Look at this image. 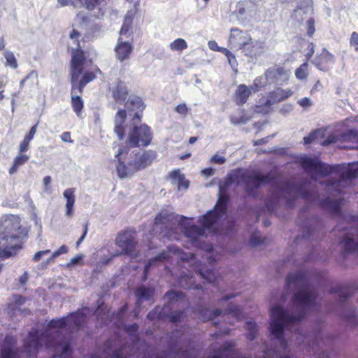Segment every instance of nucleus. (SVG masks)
<instances>
[{"label":"nucleus","instance_id":"nucleus-1","mask_svg":"<svg viewBox=\"0 0 358 358\" xmlns=\"http://www.w3.org/2000/svg\"><path fill=\"white\" fill-rule=\"evenodd\" d=\"M269 176H263L257 170H237L227 177L224 184L220 185V198L213 210L208 212L201 220L202 228L196 225H190L189 220L186 217L168 213L167 212H160L156 217L155 221V227L157 228L161 224L166 227L169 225L172 226L175 222H178L181 230L185 236L189 238L192 241H195L200 237L206 235V231L215 229L217 224L222 218L225 217V201L226 199L222 196L225 192V189L232 182L244 185L248 192L252 191L262 185L270 180Z\"/></svg>","mask_w":358,"mask_h":358},{"label":"nucleus","instance_id":"nucleus-2","mask_svg":"<svg viewBox=\"0 0 358 358\" xmlns=\"http://www.w3.org/2000/svg\"><path fill=\"white\" fill-rule=\"evenodd\" d=\"M287 285L289 289L296 291L292 300L294 313L289 315L280 306H275L270 310V331L282 348L287 345L285 329L301 320L314 305L315 299L314 291L308 285L304 275L301 273L289 274Z\"/></svg>","mask_w":358,"mask_h":358},{"label":"nucleus","instance_id":"nucleus-3","mask_svg":"<svg viewBox=\"0 0 358 358\" xmlns=\"http://www.w3.org/2000/svg\"><path fill=\"white\" fill-rule=\"evenodd\" d=\"M89 310L84 308L81 310L73 313L67 317L61 318L57 320H52L49 322L48 327L44 334L38 336L37 331H31L29 338L24 343V350L30 355H35L40 348L43 346L45 348H55L56 354H60L64 358H66L70 347L68 344L63 342L62 343L55 344L53 341L55 338L60 336L59 331L66 325L80 327L84 323Z\"/></svg>","mask_w":358,"mask_h":358},{"label":"nucleus","instance_id":"nucleus-4","mask_svg":"<svg viewBox=\"0 0 358 358\" xmlns=\"http://www.w3.org/2000/svg\"><path fill=\"white\" fill-rule=\"evenodd\" d=\"M20 228L18 217L10 215L0 218V257L7 258L16 253L19 248L10 244L17 238L15 232Z\"/></svg>","mask_w":358,"mask_h":358},{"label":"nucleus","instance_id":"nucleus-5","mask_svg":"<svg viewBox=\"0 0 358 358\" xmlns=\"http://www.w3.org/2000/svg\"><path fill=\"white\" fill-rule=\"evenodd\" d=\"M128 152V148L123 147L120 148L118 152L115 155V157L117 159L116 169L119 177L121 178L129 177L138 170L149 166L157 157L155 151L148 150L136 161L134 162H129L126 165L124 161Z\"/></svg>","mask_w":358,"mask_h":358},{"label":"nucleus","instance_id":"nucleus-6","mask_svg":"<svg viewBox=\"0 0 358 358\" xmlns=\"http://www.w3.org/2000/svg\"><path fill=\"white\" fill-rule=\"evenodd\" d=\"M86 64V58L84 52L79 50H73L71 54V87H76L80 94L83 93L84 87L95 79L96 76L93 72L84 73L81 79H79Z\"/></svg>","mask_w":358,"mask_h":358},{"label":"nucleus","instance_id":"nucleus-7","mask_svg":"<svg viewBox=\"0 0 358 358\" xmlns=\"http://www.w3.org/2000/svg\"><path fill=\"white\" fill-rule=\"evenodd\" d=\"M299 162L303 168L315 179L331 173L333 170L329 165L321 163L317 157L303 155L300 157Z\"/></svg>","mask_w":358,"mask_h":358},{"label":"nucleus","instance_id":"nucleus-8","mask_svg":"<svg viewBox=\"0 0 358 358\" xmlns=\"http://www.w3.org/2000/svg\"><path fill=\"white\" fill-rule=\"evenodd\" d=\"M152 136L150 128L146 124L134 127L129 133L127 143L131 147H141L148 145Z\"/></svg>","mask_w":358,"mask_h":358},{"label":"nucleus","instance_id":"nucleus-9","mask_svg":"<svg viewBox=\"0 0 358 358\" xmlns=\"http://www.w3.org/2000/svg\"><path fill=\"white\" fill-rule=\"evenodd\" d=\"M116 245L122 248V252L131 257H136L137 250L136 238L134 234L131 231H126L120 233L116 239Z\"/></svg>","mask_w":358,"mask_h":358},{"label":"nucleus","instance_id":"nucleus-10","mask_svg":"<svg viewBox=\"0 0 358 358\" xmlns=\"http://www.w3.org/2000/svg\"><path fill=\"white\" fill-rule=\"evenodd\" d=\"M341 179L338 181H329V189L340 192L341 187H345L350 185L351 180L358 176V164H352L349 167L341 171Z\"/></svg>","mask_w":358,"mask_h":358},{"label":"nucleus","instance_id":"nucleus-11","mask_svg":"<svg viewBox=\"0 0 358 358\" xmlns=\"http://www.w3.org/2000/svg\"><path fill=\"white\" fill-rule=\"evenodd\" d=\"M251 40L252 37L248 32L237 28H233L230 31L229 43L232 48L242 50L243 52Z\"/></svg>","mask_w":358,"mask_h":358},{"label":"nucleus","instance_id":"nucleus-12","mask_svg":"<svg viewBox=\"0 0 358 358\" xmlns=\"http://www.w3.org/2000/svg\"><path fill=\"white\" fill-rule=\"evenodd\" d=\"M83 6L96 18L103 17L107 10V3L105 0H80Z\"/></svg>","mask_w":358,"mask_h":358},{"label":"nucleus","instance_id":"nucleus-13","mask_svg":"<svg viewBox=\"0 0 358 358\" xmlns=\"http://www.w3.org/2000/svg\"><path fill=\"white\" fill-rule=\"evenodd\" d=\"M334 62V56L326 49H323L322 52L316 56L313 62L319 70L327 71L332 66Z\"/></svg>","mask_w":358,"mask_h":358},{"label":"nucleus","instance_id":"nucleus-14","mask_svg":"<svg viewBox=\"0 0 358 358\" xmlns=\"http://www.w3.org/2000/svg\"><path fill=\"white\" fill-rule=\"evenodd\" d=\"M266 76L270 83L282 84L289 79V73L282 67L273 66L266 70Z\"/></svg>","mask_w":358,"mask_h":358},{"label":"nucleus","instance_id":"nucleus-15","mask_svg":"<svg viewBox=\"0 0 358 358\" xmlns=\"http://www.w3.org/2000/svg\"><path fill=\"white\" fill-rule=\"evenodd\" d=\"M132 50L131 41L123 40V38L118 39L115 52L116 57L120 61L122 62L129 59Z\"/></svg>","mask_w":358,"mask_h":358},{"label":"nucleus","instance_id":"nucleus-16","mask_svg":"<svg viewBox=\"0 0 358 358\" xmlns=\"http://www.w3.org/2000/svg\"><path fill=\"white\" fill-rule=\"evenodd\" d=\"M265 43L262 41H250L243 51L245 56L251 59H257L264 53Z\"/></svg>","mask_w":358,"mask_h":358},{"label":"nucleus","instance_id":"nucleus-17","mask_svg":"<svg viewBox=\"0 0 358 358\" xmlns=\"http://www.w3.org/2000/svg\"><path fill=\"white\" fill-rule=\"evenodd\" d=\"M125 106L128 110H137L134 115V121L141 120V114L139 113L144 110L145 106L140 97L134 95L130 96L125 103Z\"/></svg>","mask_w":358,"mask_h":358},{"label":"nucleus","instance_id":"nucleus-18","mask_svg":"<svg viewBox=\"0 0 358 358\" xmlns=\"http://www.w3.org/2000/svg\"><path fill=\"white\" fill-rule=\"evenodd\" d=\"M63 196L66 199L65 216L68 218H71L74 214V205L76 202L75 189H66L63 192Z\"/></svg>","mask_w":358,"mask_h":358},{"label":"nucleus","instance_id":"nucleus-19","mask_svg":"<svg viewBox=\"0 0 358 358\" xmlns=\"http://www.w3.org/2000/svg\"><path fill=\"white\" fill-rule=\"evenodd\" d=\"M113 97L117 103H123L128 95V90L127 85L120 80L115 83L112 90Z\"/></svg>","mask_w":358,"mask_h":358},{"label":"nucleus","instance_id":"nucleus-20","mask_svg":"<svg viewBox=\"0 0 358 358\" xmlns=\"http://www.w3.org/2000/svg\"><path fill=\"white\" fill-rule=\"evenodd\" d=\"M290 90L278 88L269 94V99L266 101V105L269 106L275 103L282 101L292 95Z\"/></svg>","mask_w":358,"mask_h":358},{"label":"nucleus","instance_id":"nucleus-21","mask_svg":"<svg viewBox=\"0 0 358 358\" xmlns=\"http://www.w3.org/2000/svg\"><path fill=\"white\" fill-rule=\"evenodd\" d=\"M253 92L251 86L248 87L244 84L238 86L235 94L234 99L238 105H243L245 103L250 94Z\"/></svg>","mask_w":358,"mask_h":358},{"label":"nucleus","instance_id":"nucleus-22","mask_svg":"<svg viewBox=\"0 0 358 358\" xmlns=\"http://www.w3.org/2000/svg\"><path fill=\"white\" fill-rule=\"evenodd\" d=\"M126 119V111L124 110H119L115 118V132L117 135L120 140L124 136L123 124Z\"/></svg>","mask_w":358,"mask_h":358},{"label":"nucleus","instance_id":"nucleus-23","mask_svg":"<svg viewBox=\"0 0 358 358\" xmlns=\"http://www.w3.org/2000/svg\"><path fill=\"white\" fill-rule=\"evenodd\" d=\"M80 93L78 90L76 89V87H71V105L73 111L77 114V115H80L83 108V101L80 96Z\"/></svg>","mask_w":358,"mask_h":358},{"label":"nucleus","instance_id":"nucleus-24","mask_svg":"<svg viewBox=\"0 0 358 358\" xmlns=\"http://www.w3.org/2000/svg\"><path fill=\"white\" fill-rule=\"evenodd\" d=\"M170 177L178 185V190L187 189L189 187V182L185 179L183 174L179 170H175L170 174Z\"/></svg>","mask_w":358,"mask_h":358},{"label":"nucleus","instance_id":"nucleus-25","mask_svg":"<svg viewBox=\"0 0 358 358\" xmlns=\"http://www.w3.org/2000/svg\"><path fill=\"white\" fill-rule=\"evenodd\" d=\"M132 20H133L132 15L130 16L129 13H128L127 16L125 17L124 23H123L122 27L120 31L119 39H121L122 38H123V40L129 39L128 41H132L131 34L129 33Z\"/></svg>","mask_w":358,"mask_h":358},{"label":"nucleus","instance_id":"nucleus-26","mask_svg":"<svg viewBox=\"0 0 358 358\" xmlns=\"http://www.w3.org/2000/svg\"><path fill=\"white\" fill-rule=\"evenodd\" d=\"M267 84H271L270 81H268V78L266 76V73L257 78L251 86V89L253 92H257L259 91L262 87H265Z\"/></svg>","mask_w":358,"mask_h":358},{"label":"nucleus","instance_id":"nucleus-27","mask_svg":"<svg viewBox=\"0 0 358 358\" xmlns=\"http://www.w3.org/2000/svg\"><path fill=\"white\" fill-rule=\"evenodd\" d=\"M29 159V157L27 155L19 154L14 159L13 166L10 169L9 172L10 174H13L16 172L17 168L20 166L24 164Z\"/></svg>","mask_w":358,"mask_h":358},{"label":"nucleus","instance_id":"nucleus-28","mask_svg":"<svg viewBox=\"0 0 358 358\" xmlns=\"http://www.w3.org/2000/svg\"><path fill=\"white\" fill-rule=\"evenodd\" d=\"M153 293L152 289L146 288L145 287H139L136 292L138 297V303L143 300H148L150 299Z\"/></svg>","mask_w":358,"mask_h":358},{"label":"nucleus","instance_id":"nucleus-29","mask_svg":"<svg viewBox=\"0 0 358 358\" xmlns=\"http://www.w3.org/2000/svg\"><path fill=\"white\" fill-rule=\"evenodd\" d=\"M357 241L350 236H347L343 240L344 248L349 252H358V234L357 235Z\"/></svg>","mask_w":358,"mask_h":358},{"label":"nucleus","instance_id":"nucleus-30","mask_svg":"<svg viewBox=\"0 0 358 358\" xmlns=\"http://www.w3.org/2000/svg\"><path fill=\"white\" fill-rule=\"evenodd\" d=\"M169 48L172 51L182 52L187 48V43L183 38H177L170 43Z\"/></svg>","mask_w":358,"mask_h":358},{"label":"nucleus","instance_id":"nucleus-31","mask_svg":"<svg viewBox=\"0 0 358 358\" xmlns=\"http://www.w3.org/2000/svg\"><path fill=\"white\" fill-rule=\"evenodd\" d=\"M248 118L245 116L242 110H238L230 117V121L233 124H245L248 122Z\"/></svg>","mask_w":358,"mask_h":358},{"label":"nucleus","instance_id":"nucleus-32","mask_svg":"<svg viewBox=\"0 0 358 358\" xmlns=\"http://www.w3.org/2000/svg\"><path fill=\"white\" fill-rule=\"evenodd\" d=\"M3 56L6 60V66H9L10 67H11L14 69L17 68V66H18L17 62V59H16L13 52H12L11 51H9V50H6L3 52Z\"/></svg>","mask_w":358,"mask_h":358},{"label":"nucleus","instance_id":"nucleus-33","mask_svg":"<svg viewBox=\"0 0 358 358\" xmlns=\"http://www.w3.org/2000/svg\"><path fill=\"white\" fill-rule=\"evenodd\" d=\"M308 75V64L304 62L295 71V76L297 79L303 80L307 78Z\"/></svg>","mask_w":358,"mask_h":358},{"label":"nucleus","instance_id":"nucleus-34","mask_svg":"<svg viewBox=\"0 0 358 358\" xmlns=\"http://www.w3.org/2000/svg\"><path fill=\"white\" fill-rule=\"evenodd\" d=\"M196 272L201 278L206 279L209 282H213L216 280V275L211 270L203 271L202 268H200L198 269Z\"/></svg>","mask_w":358,"mask_h":358},{"label":"nucleus","instance_id":"nucleus-35","mask_svg":"<svg viewBox=\"0 0 358 358\" xmlns=\"http://www.w3.org/2000/svg\"><path fill=\"white\" fill-rule=\"evenodd\" d=\"M341 204V200L332 199L330 198H327L324 203V205L327 208H329L334 212L337 213L339 210L340 206Z\"/></svg>","mask_w":358,"mask_h":358},{"label":"nucleus","instance_id":"nucleus-36","mask_svg":"<svg viewBox=\"0 0 358 358\" xmlns=\"http://www.w3.org/2000/svg\"><path fill=\"white\" fill-rule=\"evenodd\" d=\"M324 134V131L322 129H318L310 133L308 136H305L303 138V141L305 144H310L313 142L316 138L319 136H322Z\"/></svg>","mask_w":358,"mask_h":358},{"label":"nucleus","instance_id":"nucleus-37","mask_svg":"<svg viewBox=\"0 0 358 358\" xmlns=\"http://www.w3.org/2000/svg\"><path fill=\"white\" fill-rule=\"evenodd\" d=\"M246 329L249 331L248 338L250 340H253L255 337L257 332L256 324L252 321L246 323Z\"/></svg>","mask_w":358,"mask_h":358},{"label":"nucleus","instance_id":"nucleus-38","mask_svg":"<svg viewBox=\"0 0 358 358\" xmlns=\"http://www.w3.org/2000/svg\"><path fill=\"white\" fill-rule=\"evenodd\" d=\"M166 258V255L162 253L160 254L158 257L150 260V262L148 263V264L145 266L144 273L145 277L144 280L146 278L147 273L148 272V270L150 267L157 261H162Z\"/></svg>","mask_w":358,"mask_h":358},{"label":"nucleus","instance_id":"nucleus-39","mask_svg":"<svg viewBox=\"0 0 358 358\" xmlns=\"http://www.w3.org/2000/svg\"><path fill=\"white\" fill-rule=\"evenodd\" d=\"M350 45L355 48V51L358 52V33L354 31L351 34Z\"/></svg>","mask_w":358,"mask_h":358},{"label":"nucleus","instance_id":"nucleus-40","mask_svg":"<svg viewBox=\"0 0 358 358\" xmlns=\"http://www.w3.org/2000/svg\"><path fill=\"white\" fill-rule=\"evenodd\" d=\"M307 34L309 36H312L315 32V20L313 18H310L307 21Z\"/></svg>","mask_w":358,"mask_h":358},{"label":"nucleus","instance_id":"nucleus-41","mask_svg":"<svg viewBox=\"0 0 358 358\" xmlns=\"http://www.w3.org/2000/svg\"><path fill=\"white\" fill-rule=\"evenodd\" d=\"M226 162V158L223 156L214 155L210 159V162L215 164H223Z\"/></svg>","mask_w":358,"mask_h":358},{"label":"nucleus","instance_id":"nucleus-42","mask_svg":"<svg viewBox=\"0 0 358 358\" xmlns=\"http://www.w3.org/2000/svg\"><path fill=\"white\" fill-rule=\"evenodd\" d=\"M30 78H34L35 80H37V78H38V73H36V71H31L27 76L25 78H24L23 80H22L20 81V88H22L24 85V83L26 82L27 80L28 79H30Z\"/></svg>","mask_w":358,"mask_h":358},{"label":"nucleus","instance_id":"nucleus-43","mask_svg":"<svg viewBox=\"0 0 358 358\" xmlns=\"http://www.w3.org/2000/svg\"><path fill=\"white\" fill-rule=\"evenodd\" d=\"M227 60H228L229 64L231 66L232 69L235 72H237L238 63H237V61H236V59L234 55L231 54V55H229L227 57Z\"/></svg>","mask_w":358,"mask_h":358},{"label":"nucleus","instance_id":"nucleus-44","mask_svg":"<svg viewBox=\"0 0 358 358\" xmlns=\"http://www.w3.org/2000/svg\"><path fill=\"white\" fill-rule=\"evenodd\" d=\"M30 141L27 138H24V140L20 143L19 145V151L20 153L24 152L29 150Z\"/></svg>","mask_w":358,"mask_h":358},{"label":"nucleus","instance_id":"nucleus-45","mask_svg":"<svg viewBox=\"0 0 358 358\" xmlns=\"http://www.w3.org/2000/svg\"><path fill=\"white\" fill-rule=\"evenodd\" d=\"M2 358H15V354L11 349L4 348L1 353Z\"/></svg>","mask_w":358,"mask_h":358},{"label":"nucleus","instance_id":"nucleus-46","mask_svg":"<svg viewBox=\"0 0 358 358\" xmlns=\"http://www.w3.org/2000/svg\"><path fill=\"white\" fill-rule=\"evenodd\" d=\"M50 252V250H41V251H38V252H36L35 254V255L33 257V260L34 262H38L41 259V258L42 257V256L45 255H47V254H49Z\"/></svg>","mask_w":358,"mask_h":358},{"label":"nucleus","instance_id":"nucleus-47","mask_svg":"<svg viewBox=\"0 0 358 358\" xmlns=\"http://www.w3.org/2000/svg\"><path fill=\"white\" fill-rule=\"evenodd\" d=\"M176 110L181 114V115H186L187 113V111H188V108L186 106V104L185 103H182V104H179L176 108Z\"/></svg>","mask_w":358,"mask_h":358},{"label":"nucleus","instance_id":"nucleus-48","mask_svg":"<svg viewBox=\"0 0 358 358\" xmlns=\"http://www.w3.org/2000/svg\"><path fill=\"white\" fill-rule=\"evenodd\" d=\"M298 103L302 107H309L312 105L311 100L307 97L299 99Z\"/></svg>","mask_w":358,"mask_h":358},{"label":"nucleus","instance_id":"nucleus-49","mask_svg":"<svg viewBox=\"0 0 358 358\" xmlns=\"http://www.w3.org/2000/svg\"><path fill=\"white\" fill-rule=\"evenodd\" d=\"M229 313L232 314L235 317H236L238 320L241 319V310L238 306L234 308H229L228 309Z\"/></svg>","mask_w":358,"mask_h":358},{"label":"nucleus","instance_id":"nucleus-50","mask_svg":"<svg viewBox=\"0 0 358 358\" xmlns=\"http://www.w3.org/2000/svg\"><path fill=\"white\" fill-rule=\"evenodd\" d=\"M36 130H37V124L34 125L31 128L29 134L24 138L31 141L33 139V138L36 132Z\"/></svg>","mask_w":358,"mask_h":358},{"label":"nucleus","instance_id":"nucleus-51","mask_svg":"<svg viewBox=\"0 0 358 358\" xmlns=\"http://www.w3.org/2000/svg\"><path fill=\"white\" fill-rule=\"evenodd\" d=\"M51 180H52V178L49 176H45L43 179V185H44V191L45 192H48L49 190V185L50 184Z\"/></svg>","mask_w":358,"mask_h":358},{"label":"nucleus","instance_id":"nucleus-52","mask_svg":"<svg viewBox=\"0 0 358 358\" xmlns=\"http://www.w3.org/2000/svg\"><path fill=\"white\" fill-rule=\"evenodd\" d=\"M83 255H76L71 259L70 262L68 264V266L78 264L83 259Z\"/></svg>","mask_w":358,"mask_h":358},{"label":"nucleus","instance_id":"nucleus-53","mask_svg":"<svg viewBox=\"0 0 358 358\" xmlns=\"http://www.w3.org/2000/svg\"><path fill=\"white\" fill-rule=\"evenodd\" d=\"M208 48L213 51H220V48L215 41H210L208 43Z\"/></svg>","mask_w":358,"mask_h":358},{"label":"nucleus","instance_id":"nucleus-54","mask_svg":"<svg viewBox=\"0 0 358 358\" xmlns=\"http://www.w3.org/2000/svg\"><path fill=\"white\" fill-rule=\"evenodd\" d=\"M262 243V240L257 235H253L250 238V243L252 245H258Z\"/></svg>","mask_w":358,"mask_h":358},{"label":"nucleus","instance_id":"nucleus-55","mask_svg":"<svg viewBox=\"0 0 358 358\" xmlns=\"http://www.w3.org/2000/svg\"><path fill=\"white\" fill-rule=\"evenodd\" d=\"M58 3L61 6H65L68 5H72L73 7H76V4L71 0H58Z\"/></svg>","mask_w":358,"mask_h":358},{"label":"nucleus","instance_id":"nucleus-56","mask_svg":"<svg viewBox=\"0 0 358 358\" xmlns=\"http://www.w3.org/2000/svg\"><path fill=\"white\" fill-rule=\"evenodd\" d=\"M61 139L64 141V142H69V143H71L72 141L71 139V135H70V133L69 132H64L62 135H61Z\"/></svg>","mask_w":358,"mask_h":358},{"label":"nucleus","instance_id":"nucleus-57","mask_svg":"<svg viewBox=\"0 0 358 358\" xmlns=\"http://www.w3.org/2000/svg\"><path fill=\"white\" fill-rule=\"evenodd\" d=\"M202 174L205 176H211L214 174V169L212 168H206L202 170Z\"/></svg>","mask_w":358,"mask_h":358},{"label":"nucleus","instance_id":"nucleus-58","mask_svg":"<svg viewBox=\"0 0 358 358\" xmlns=\"http://www.w3.org/2000/svg\"><path fill=\"white\" fill-rule=\"evenodd\" d=\"M87 225L85 227V231H84V233L83 234V236L78 239V241L76 242V247L78 248L80 244L83 241V240L85 239V236L87 234Z\"/></svg>","mask_w":358,"mask_h":358},{"label":"nucleus","instance_id":"nucleus-59","mask_svg":"<svg viewBox=\"0 0 358 358\" xmlns=\"http://www.w3.org/2000/svg\"><path fill=\"white\" fill-rule=\"evenodd\" d=\"M308 49H309V52L307 53V57L308 58H310L314 54V45L313 43H309L308 44Z\"/></svg>","mask_w":358,"mask_h":358},{"label":"nucleus","instance_id":"nucleus-60","mask_svg":"<svg viewBox=\"0 0 358 358\" xmlns=\"http://www.w3.org/2000/svg\"><path fill=\"white\" fill-rule=\"evenodd\" d=\"M335 141V138L334 136H329L328 138L325 141H324L322 144L323 145H329L331 143H334Z\"/></svg>","mask_w":358,"mask_h":358},{"label":"nucleus","instance_id":"nucleus-61","mask_svg":"<svg viewBox=\"0 0 358 358\" xmlns=\"http://www.w3.org/2000/svg\"><path fill=\"white\" fill-rule=\"evenodd\" d=\"M57 251L59 252L60 255L66 254L68 252V248L66 245H63L57 250Z\"/></svg>","mask_w":358,"mask_h":358},{"label":"nucleus","instance_id":"nucleus-62","mask_svg":"<svg viewBox=\"0 0 358 358\" xmlns=\"http://www.w3.org/2000/svg\"><path fill=\"white\" fill-rule=\"evenodd\" d=\"M80 36V34L78 31H77L76 30L73 29L71 34H70V37L72 39H77L78 37Z\"/></svg>","mask_w":358,"mask_h":358},{"label":"nucleus","instance_id":"nucleus-63","mask_svg":"<svg viewBox=\"0 0 358 358\" xmlns=\"http://www.w3.org/2000/svg\"><path fill=\"white\" fill-rule=\"evenodd\" d=\"M219 52H222L227 57H228L229 55H231L232 53L227 48H220V50Z\"/></svg>","mask_w":358,"mask_h":358},{"label":"nucleus","instance_id":"nucleus-64","mask_svg":"<svg viewBox=\"0 0 358 358\" xmlns=\"http://www.w3.org/2000/svg\"><path fill=\"white\" fill-rule=\"evenodd\" d=\"M15 301H16V303H17L19 305H22L24 303L25 299L20 296H16Z\"/></svg>","mask_w":358,"mask_h":358}]
</instances>
